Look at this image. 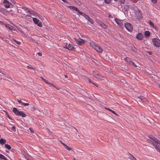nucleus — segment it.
<instances>
[{
	"label": "nucleus",
	"mask_w": 160,
	"mask_h": 160,
	"mask_svg": "<svg viewBox=\"0 0 160 160\" xmlns=\"http://www.w3.org/2000/svg\"><path fill=\"white\" fill-rule=\"evenodd\" d=\"M89 44L98 52L102 53L103 52V50L102 48L97 43H95L93 42H91Z\"/></svg>",
	"instance_id": "f257e3e1"
},
{
	"label": "nucleus",
	"mask_w": 160,
	"mask_h": 160,
	"mask_svg": "<svg viewBox=\"0 0 160 160\" xmlns=\"http://www.w3.org/2000/svg\"><path fill=\"white\" fill-rule=\"evenodd\" d=\"M68 7L71 9L77 11L79 14L84 17L85 18L88 16L85 13L80 12L77 8L73 6H68Z\"/></svg>",
	"instance_id": "f03ea898"
},
{
	"label": "nucleus",
	"mask_w": 160,
	"mask_h": 160,
	"mask_svg": "<svg viewBox=\"0 0 160 160\" xmlns=\"http://www.w3.org/2000/svg\"><path fill=\"white\" fill-rule=\"evenodd\" d=\"M153 45L156 47H160V40L158 38H155L152 39Z\"/></svg>",
	"instance_id": "7ed1b4c3"
},
{
	"label": "nucleus",
	"mask_w": 160,
	"mask_h": 160,
	"mask_svg": "<svg viewBox=\"0 0 160 160\" xmlns=\"http://www.w3.org/2000/svg\"><path fill=\"white\" fill-rule=\"evenodd\" d=\"M93 74L94 76L97 79L100 80H103L104 79V77L100 75L97 72L94 71Z\"/></svg>",
	"instance_id": "20e7f679"
},
{
	"label": "nucleus",
	"mask_w": 160,
	"mask_h": 160,
	"mask_svg": "<svg viewBox=\"0 0 160 160\" xmlns=\"http://www.w3.org/2000/svg\"><path fill=\"white\" fill-rule=\"evenodd\" d=\"M124 26L126 29L129 32H131L133 30V27L129 23L126 22L124 24Z\"/></svg>",
	"instance_id": "39448f33"
},
{
	"label": "nucleus",
	"mask_w": 160,
	"mask_h": 160,
	"mask_svg": "<svg viewBox=\"0 0 160 160\" xmlns=\"http://www.w3.org/2000/svg\"><path fill=\"white\" fill-rule=\"evenodd\" d=\"M115 21L117 24L120 27L122 28L123 27V21L122 20H120L117 18H115L114 19Z\"/></svg>",
	"instance_id": "423d86ee"
},
{
	"label": "nucleus",
	"mask_w": 160,
	"mask_h": 160,
	"mask_svg": "<svg viewBox=\"0 0 160 160\" xmlns=\"http://www.w3.org/2000/svg\"><path fill=\"white\" fill-rule=\"evenodd\" d=\"M148 137L151 139V140L154 141L155 143L159 144H160V141L153 136H148Z\"/></svg>",
	"instance_id": "0eeeda50"
},
{
	"label": "nucleus",
	"mask_w": 160,
	"mask_h": 160,
	"mask_svg": "<svg viewBox=\"0 0 160 160\" xmlns=\"http://www.w3.org/2000/svg\"><path fill=\"white\" fill-rule=\"evenodd\" d=\"M19 8H21L26 13L31 14L32 10L31 9L27 8L26 7H19Z\"/></svg>",
	"instance_id": "6e6552de"
},
{
	"label": "nucleus",
	"mask_w": 160,
	"mask_h": 160,
	"mask_svg": "<svg viewBox=\"0 0 160 160\" xmlns=\"http://www.w3.org/2000/svg\"><path fill=\"white\" fill-rule=\"evenodd\" d=\"M74 39H75L77 44L79 45L83 44L85 42L82 39H79L78 40L75 38Z\"/></svg>",
	"instance_id": "1a4fd4ad"
},
{
	"label": "nucleus",
	"mask_w": 160,
	"mask_h": 160,
	"mask_svg": "<svg viewBox=\"0 0 160 160\" xmlns=\"http://www.w3.org/2000/svg\"><path fill=\"white\" fill-rule=\"evenodd\" d=\"M64 48H67L69 50H71L73 51H75V48L73 47L70 44H69L68 46H66L65 47H64Z\"/></svg>",
	"instance_id": "9d476101"
},
{
	"label": "nucleus",
	"mask_w": 160,
	"mask_h": 160,
	"mask_svg": "<svg viewBox=\"0 0 160 160\" xmlns=\"http://www.w3.org/2000/svg\"><path fill=\"white\" fill-rule=\"evenodd\" d=\"M4 6L6 8H9L10 7V3L7 0H4L3 2Z\"/></svg>",
	"instance_id": "9b49d317"
},
{
	"label": "nucleus",
	"mask_w": 160,
	"mask_h": 160,
	"mask_svg": "<svg viewBox=\"0 0 160 160\" xmlns=\"http://www.w3.org/2000/svg\"><path fill=\"white\" fill-rule=\"evenodd\" d=\"M136 38L138 39L141 40L143 38V35L141 33H138L136 35Z\"/></svg>",
	"instance_id": "f8f14e48"
},
{
	"label": "nucleus",
	"mask_w": 160,
	"mask_h": 160,
	"mask_svg": "<svg viewBox=\"0 0 160 160\" xmlns=\"http://www.w3.org/2000/svg\"><path fill=\"white\" fill-rule=\"evenodd\" d=\"M12 111L17 116L18 115L19 111L16 108H13Z\"/></svg>",
	"instance_id": "ddd939ff"
},
{
	"label": "nucleus",
	"mask_w": 160,
	"mask_h": 160,
	"mask_svg": "<svg viewBox=\"0 0 160 160\" xmlns=\"http://www.w3.org/2000/svg\"><path fill=\"white\" fill-rule=\"evenodd\" d=\"M153 146L160 153V148L159 146L155 145L154 143H153Z\"/></svg>",
	"instance_id": "4468645a"
},
{
	"label": "nucleus",
	"mask_w": 160,
	"mask_h": 160,
	"mask_svg": "<svg viewBox=\"0 0 160 160\" xmlns=\"http://www.w3.org/2000/svg\"><path fill=\"white\" fill-rule=\"evenodd\" d=\"M85 18H86L89 22H90L91 23L93 24L94 23L93 20L92 18H90V17L88 16V15Z\"/></svg>",
	"instance_id": "2eb2a0df"
},
{
	"label": "nucleus",
	"mask_w": 160,
	"mask_h": 160,
	"mask_svg": "<svg viewBox=\"0 0 160 160\" xmlns=\"http://www.w3.org/2000/svg\"><path fill=\"white\" fill-rule=\"evenodd\" d=\"M18 116H21L22 117H25L26 115L22 111H19V114Z\"/></svg>",
	"instance_id": "dca6fc26"
},
{
	"label": "nucleus",
	"mask_w": 160,
	"mask_h": 160,
	"mask_svg": "<svg viewBox=\"0 0 160 160\" xmlns=\"http://www.w3.org/2000/svg\"><path fill=\"white\" fill-rule=\"evenodd\" d=\"M47 84H48L50 85H52L54 87H55V86L52 83H51L49 82L48 81L46 80L44 78H41Z\"/></svg>",
	"instance_id": "f3484780"
},
{
	"label": "nucleus",
	"mask_w": 160,
	"mask_h": 160,
	"mask_svg": "<svg viewBox=\"0 0 160 160\" xmlns=\"http://www.w3.org/2000/svg\"><path fill=\"white\" fill-rule=\"evenodd\" d=\"M6 141L5 139L1 138L0 139V144L2 145H3L6 143Z\"/></svg>",
	"instance_id": "a211bd4d"
},
{
	"label": "nucleus",
	"mask_w": 160,
	"mask_h": 160,
	"mask_svg": "<svg viewBox=\"0 0 160 160\" xmlns=\"http://www.w3.org/2000/svg\"><path fill=\"white\" fill-rule=\"evenodd\" d=\"M5 27L7 28L10 30H13V28L12 26L9 24L6 25Z\"/></svg>",
	"instance_id": "6ab92c4d"
},
{
	"label": "nucleus",
	"mask_w": 160,
	"mask_h": 160,
	"mask_svg": "<svg viewBox=\"0 0 160 160\" xmlns=\"http://www.w3.org/2000/svg\"><path fill=\"white\" fill-rule=\"evenodd\" d=\"M150 32L148 31H146L145 32L144 35L146 37H148L150 36Z\"/></svg>",
	"instance_id": "aec40b11"
},
{
	"label": "nucleus",
	"mask_w": 160,
	"mask_h": 160,
	"mask_svg": "<svg viewBox=\"0 0 160 160\" xmlns=\"http://www.w3.org/2000/svg\"><path fill=\"white\" fill-rule=\"evenodd\" d=\"M32 20L34 23L36 24H37L39 22V20L38 19H37L36 18H32Z\"/></svg>",
	"instance_id": "412c9836"
},
{
	"label": "nucleus",
	"mask_w": 160,
	"mask_h": 160,
	"mask_svg": "<svg viewBox=\"0 0 160 160\" xmlns=\"http://www.w3.org/2000/svg\"><path fill=\"white\" fill-rule=\"evenodd\" d=\"M19 102L21 104V105H22L24 106H28L29 105V104L28 103H24L21 101H19Z\"/></svg>",
	"instance_id": "4be33fe9"
},
{
	"label": "nucleus",
	"mask_w": 160,
	"mask_h": 160,
	"mask_svg": "<svg viewBox=\"0 0 160 160\" xmlns=\"http://www.w3.org/2000/svg\"><path fill=\"white\" fill-rule=\"evenodd\" d=\"M0 158L3 160H8L7 158L3 155L0 154Z\"/></svg>",
	"instance_id": "5701e85b"
},
{
	"label": "nucleus",
	"mask_w": 160,
	"mask_h": 160,
	"mask_svg": "<svg viewBox=\"0 0 160 160\" xmlns=\"http://www.w3.org/2000/svg\"><path fill=\"white\" fill-rule=\"evenodd\" d=\"M129 157L132 160H137L131 154L129 153Z\"/></svg>",
	"instance_id": "b1692460"
},
{
	"label": "nucleus",
	"mask_w": 160,
	"mask_h": 160,
	"mask_svg": "<svg viewBox=\"0 0 160 160\" xmlns=\"http://www.w3.org/2000/svg\"><path fill=\"white\" fill-rule=\"evenodd\" d=\"M148 23L153 28L156 29V27L154 25V24L151 21H149L148 22Z\"/></svg>",
	"instance_id": "393cba45"
},
{
	"label": "nucleus",
	"mask_w": 160,
	"mask_h": 160,
	"mask_svg": "<svg viewBox=\"0 0 160 160\" xmlns=\"http://www.w3.org/2000/svg\"><path fill=\"white\" fill-rule=\"evenodd\" d=\"M31 14H34L36 16H37L38 17H39V14L37 12H36L33 10H32V11H31Z\"/></svg>",
	"instance_id": "a878e982"
},
{
	"label": "nucleus",
	"mask_w": 160,
	"mask_h": 160,
	"mask_svg": "<svg viewBox=\"0 0 160 160\" xmlns=\"http://www.w3.org/2000/svg\"><path fill=\"white\" fill-rule=\"evenodd\" d=\"M27 68L29 69H31L33 70L35 72V68L32 67L31 65H28L27 66Z\"/></svg>",
	"instance_id": "bb28decb"
},
{
	"label": "nucleus",
	"mask_w": 160,
	"mask_h": 160,
	"mask_svg": "<svg viewBox=\"0 0 160 160\" xmlns=\"http://www.w3.org/2000/svg\"><path fill=\"white\" fill-rule=\"evenodd\" d=\"M131 49L134 52H136L137 51L136 48L134 46H131Z\"/></svg>",
	"instance_id": "cd10ccee"
},
{
	"label": "nucleus",
	"mask_w": 160,
	"mask_h": 160,
	"mask_svg": "<svg viewBox=\"0 0 160 160\" xmlns=\"http://www.w3.org/2000/svg\"><path fill=\"white\" fill-rule=\"evenodd\" d=\"M64 147L67 150H68V151H70L72 150V149L71 148H69L66 144L65 145H64Z\"/></svg>",
	"instance_id": "c85d7f7f"
},
{
	"label": "nucleus",
	"mask_w": 160,
	"mask_h": 160,
	"mask_svg": "<svg viewBox=\"0 0 160 160\" xmlns=\"http://www.w3.org/2000/svg\"><path fill=\"white\" fill-rule=\"evenodd\" d=\"M5 147L8 150H10L11 148V146L8 144H5Z\"/></svg>",
	"instance_id": "c756f323"
},
{
	"label": "nucleus",
	"mask_w": 160,
	"mask_h": 160,
	"mask_svg": "<svg viewBox=\"0 0 160 160\" xmlns=\"http://www.w3.org/2000/svg\"><path fill=\"white\" fill-rule=\"evenodd\" d=\"M2 74L3 75V79H5V80H6V78H10L9 77V76L8 75H6L4 74L3 73H2Z\"/></svg>",
	"instance_id": "7c9ffc66"
},
{
	"label": "nucleus",
	"mask_w": 160,
	"mask_h": 160,
	"mask_svg": "<svg viewBox=\"0 0 160 160\" xmlns=\"http://www.w3.org/2000/svg\"><path fill=\"white\" fill-rule=\"evenodd\" d=\"M124 60L128 62L129 63H130V62H131L130 60V59L128 57H126L124 58Z\"/></svg>",
	"instance_id": "2f4dec72"
},
{
	"label": "nucleus",
	"mask_w": 160,
	"mask_h": 160,
	"mask_svg": "<svg viewBox=\"0 0 160 160\" xmlns=\"http://www.w3.org/2000/svg\"><path fill=\"white\" fill-rule=\"evenodd\" d=\"M147 141L148 142L150 143V144H152V145H153V143H154V141L152 140H149V139H147Z\"/></svg>",
	"instance_id": "473e14b6"
},
{
	"label": "nucleus",
	"mask_w": 160,
	"mask_h": 160,
	"mask_svg": "<svg viewBox=\"0 0 160 160\" xmlns=\"http://www.w3.org/2000/svg\"><path fill=\"white\" fill-rule=\"evenodd\" d=\"M101 26L104 29H107L108 28L107 26L104 23L102 24V25Z\"/></svg>",
	"instance_id": "72a5a7b5"
},
{
	"label": "nucleus",
	"mask_w": 160,
	"mask_h": 160,
	"mask_svg": "<svg viewBox=\"0 0 160 160\" xmlns=\"http://www.w3.org/2000/svg\"><path fill=\"white\" fill-rule=\"evenodd\" d=\"M129 64L131 65L132 64L133 65V66L134 67H137V66L136 65V64L134 62L132 61L130 62Z\"/></svg>",
	"instance_id": "f704fd0d"
},
{
	"label": "nucleus",
	"mask_w": 160,
	"mask_h": 160,
	"mask_svg": "<svg viewBox=\"0 0 160 160\" xmlns=\"http://www.w3.org/2000/svg\"><path fill=\"white\" fill-rule=\"evenodd\" d=\"M19 7H18V8L17 9V11L19 13H22V11L21 9V8H19Z\"/></svg>",
	"instance_id": "c9c22d12"
},
{
	"label": "nucleus",
	"mask_w": 160,
	"mask_h": 160,
	"mask_svg": "<svg viewBox=\"0 0 160 160\" xmlns=\"http://www.w3.org/2000/svg\"><path fill=\"white\" fill-rule=\"evenodd\" d=\"M13 41H14V42L16 43L17 44H21V43L20 42H19V41H17V40H16L15 39H13Z\"/></svg>",
	"instance_id": "e433bc0d"
},
{
	"label": "nucleus",
	"mask_w": 160,
	"mask_h": 160,
	"mask_svg": "<svg viewBox=\"0 0 160 160\" xmlns=\"http://www.w3.org/2000/svg\"><path fill=\"white\" fill-rule=\"evenodd\" d=\"M111 0H104L105 2L106 3L108 4L110 3Z\"/></svg>",
	"instance_id": "4c0bfd02"
},
{
	"label": "nucleus",
	"mask_w": 160,
	"mask_h": 160,
	"mask_svg": "<svg viewBox=\"0 0 160 160\" xmlns=\"http://www.w3.org/2000/svg\"><path fill=\"white\" fill-rule=\"evenodd\" d=\"M37 24L40 27H41L42 26V23L41 22H39Z\"/></svg>",
	"instance_id": "58836bf2"
},
{
	"label": "nucleus",
	"mask_w": 160,
	"mask_h": 160,
	"mask_svg": "<svg viewBox=\"0 0 160 160\" xmlns=\"http://www.w3.org/2000/svg\"><path fill=\"white\" fill-rule=\"evenodd\" d=\"M111 112H112V113H113V114H114V115H117V113L114 111L112 110H111Z\"/></svg>",
	"instance_id": "ea45409f"
},
{
	"label": "nucleus",
	"mask_w": 160,
	"mask_h": 160,
	"mask_svg": "<svg viewBox=\"0 0 160 160\" xmlns=\"http://www.w3.org/2000/svg\"><path fill=\"white\" fill-rule=\"evenodd\" d=\"M119 1L121 3L124 4L125 2V0H119Z\"/></svg>",
	"instance_id": "a19ab883"
},
{
	"label": "nucleus",
	"mask_w": 160,
	"mask_h": 160,
	"mask_svg": "<svg viewBox=\"0 0 160 160\" xmlns=\"http://www.w3.org/2000/svg\"><path fill=\"white\" fill-rule=\"evenodd\" d=\"M12 129L14 131H16V127L15 126H12Z\"/></svg>",
	"instance_id": "79ce46f5"
},
{
	"label": "nucleus",
	"mask_w": 160,
	"mask_h": 160,
	"mask_svg": "<svg viewBox=\"0 0 160 160\" xmlns=\"http://www.w3.org/2000/svg\"><path fill=\"white\" fill-rule=\"evenodd\" d=\"M98 23L101 26L102 25V24H103V23H102V22H100V21H98Z\"/></svg>",
	"instance_id": "37998d69"
},
{
	"label": "nucleus",
	"mask_w": 160,
	"mask_h": 160,
	"mask_svg": "<svg viewBox=\"0 0 160 160\" xmlns=\"http://www.w3.org/2000/svg\"><path fill=\"white\" fill-rule=\"evenodd\" d=\"M153 3H155L157 2V0H151Z\"/></svg>",
	"instance_id": "c03bdc74"
},
{
	"label": "nucleus",
	"mask_w": 160,
	"mask_h": 160,
	"mask_svg": "<svg viewBox=\"0 0 160 160\" xmlns=\"http://www.w3.org/2000/svg\"><path fill=\"white\" fill-rule=\"evenodd\" d=\"M38 54L39 56H42V53L41 52H38Z\"/></svg>",
	"instance_id": "a18cd8bd"
},
{
	"label": "nucleus",
	"mask_w": 160,
	"mask_h": 160,
	"mask_svg": "<svg viewBox=\"0 0 160 160\" xmlns=\"http://www.w3.org/2000/svg\"><path fill=\"white\" fill-rule=\"evenodd\" d=\"M60 142L63 145V146H64V145H65V143H63V142H62L61 141H60Z\"/></svg>",
	"instance_id": "49530a36"
},
{
	"label": "nucleus",
	"mask_w": 160,
	"mask_h": 160,
	"mask_svg": "<svg viewBox=\"0 0 160 160\" xmlns=\"http://www.w3.org/2000/svg\"><path fill=\"white\" fill-rule=\"evenodd\" d=\"M62 0L66 3H68V1L66 0Z\"/></svg>",
	"instance_id": "de8ad7c7"
},
{
	"label": "nucleus",
	"mask_w": 160,
	"mask_h": 160,
	"mask_svg": "<svg viewBox=\"0 0 160 160\" xmlns=\"http://www.w3.org/2000/svg\"><path fill=\"white\" fill-rule=\"evenodd\" d=\"M147 52L150 55H152V52L150 51H148Z\"/></svg>",
	"instance_id": "09e8293b"
},
{
	"label": "nucleus",
	"mask_w": 160,
	"mask_h": 160,
	"mask_svg": "<svg viewBox=\"0 0 160 160\" xmlns=\"http://www.w3.org/2000/svg\"><path fill=\"white\" fill-rule=\"evenodd\" d=\"M109 17L111 18H112V16L111 15H109Z\"/></svg>",
	"instance_id": "8fccbe9b"
},
{
	"label": "nucleus",
	"mask_w": 160,
	"mask_h": 160,
	"mask_svg": "<svg viewBox=\"0 0 160 160\" xmlns=\"http://www.w3.org/2000/svg\"><path fill=\"white\" fill-rule=\"evenodd\" d=\"M92 83L93 85H95V86H96L98 87V86L97 85H96V83H93V82H92Z\"/></svg>",
	"instance_id": "3c124183"
},
{
	"label": "nucleus",
	"mask_w": 160,
	"mask_h": 160,
	"mask_svg": "<svg viewBox=\"0 0 160 160\" xmlns=\"http://www.w3.org/2000/svg\"><path fill=\"white\" fill-rule=\"evenodd\" d=\"M105 108L108 111H109V108L106 107Z\"/></svg>",
	"instance_id": "603ef678"
},
{
	"label": "nucleus",
	"mask_w": 160,
	"mask_h": 160,
	"mask_svg": "<svg viewBox=\"0 0 160 160\" xmlns=\"http://www.w3.org/2000/svg\"><path fill=\"white\" fill-rule=\"evenodd\" d=\"M105 108L108 111H109V108L106 107Z\"/></svg>",
	"instance_id": "864d4df0"
},
{
	"label": "nucleus",
	"mask_w": 160,
	"mask_h": 160,
	"mask_svg": "<svg viewBox=\"0 0 160 160\" xmlns=\"http://www.w3.org/2000/svg\"><path fill=\"white\" fill-rule=\"evenodd\" d=\"M88 81H89V82H91V83H92V82L91 81V80H90V79H88Z\"/></svg>",
	"instance_id": "5fc2aeb1"
},
{
	"label": "nucleus",
	"mask_w": 160,
	"mask_h": 160,
	"mask_svg": "<svg viewBox=\"0 0 160 160\" xmlns=\"http://www.w3.org/2000/svg\"><path fill=\"white\" fill-rule=\"evenodd\" d=\"M29 130L31 131L32 132V129L31 128H29Z\"/></svg>",
	"instance_id": "6e6d98bb"
},
{
	"label": "nucleus",
	"mask_w": 160,
	"mask_h": 160,
	"mask_svg": "<svg viewBox=\"0 0 160 160\" xmlns=\"http://www.w3.org/2000/svg\"><path fill=\"white\" fill-rule=\"evenodd\" d=\"M143 98V97H141L140 98V99L142 100Z\"/></svg>",
	"instance_id": "4d7b16f0"
},
{
	"label": "nucleus",
	"mask_w": 160,
	"mask_h": 160,
	"mask_svg": "<svg viewBox=\"0 0 160 160\" xmlns=\"http://www.w3.org/2000/svg\"><path fill=\"white\" fill-rule=\"evenodd\" d=\"M0 38L2 39V40H3V38L1 37V36H0Z\"/></svg>",
	"instance_id": "13d9d810"
},
{
	"label": "nucleus",
	"mask_w": 160,
	"mask_h": 160,
	"mask_svg": "<svg viewBox=\"0 0 160 160\" xmlns=\"http://www.w3.org/2000/svg\"><path fill=\"white\" fill-rule=\"evenodd\" d=\"M39 17H38L39 18H41V17H42V16L40 15H39Z\"/></svg>",
	"instance_id": "bf43d9fd"
},
{
	"label": "nucleus",
	"mask_w": 160,
	"mask_h": 160,
	"mask_svg": "<svg viewBox=\"0 0 160 160\" xmlns=\"http://www.w3.org/2000/svg\"><path fill=\"white\" fill-rule=\"evenodd\" d=\"M17 101H18V102H19V101H21V100H19L18 99H17Z\"/></svg>",
	"instance_id": "052dcab7"
},
{
	"label": "nucleus",
	"mask_w": 160,
	"mask_h": 160,
	"mask_svg": "<svg viewBox=\"0 0 160 160\" xmlns=\"http://www.w3.org/2000/svg\"><path fill=\"white\" fill-rule=\"evenodd\" d=\"M111 109H109V111H110L111 112Z\"/></svg>",
	"instance_id": "680f3d73"
},
{
	"label": "nucleus",
	"mask_w": 160,
	"mask_h": 160,
	"mask_svg": "<svg viewBox=\"0 0 160 160\" xmlns=\"http://www.w3.org/2000/svg\"><path fill=\"white\" fill-rule=\"evenodd\" d=\"M2 11V9L0 8V11Z\"/></svg>",
	"instance_id": "e2e57ef3"
},
{
	"label": "nucleus",
	"mask_w": 160,
	"mask_h": 160,
	"mask_svg": "<svg viewBox=\"0 0 160 160\" xmlns=\"http://www.w3.org/2000/svg\"><path fill=\"white\" fill-rule=\"evenodd\" d=\"M65 76L66 77H67V76L66 75H65Z\"/></svg>",
	"instance_id": "0e129e2a"
},
{
	"label": "nucleus",
	"mask_w": 160,
	"mask_h": 160,
	"mask_svg": "<svg viewBox=\"0 0 160 160\" xmlns=\"http://www.w3.org/2000/svg\"><path fill=\"white\" fill-rule=\"evenodd\" d=\"M6 152H9L8 151H7V150L6 151Z\"/></svg>",
	"instance_id": "69168bd1"
},
{
	"label": "nucleus",
	"mask_w": 160,
	"mask_h": 160,
	"mask_svg": "<svg viewBox=\"0 0 160 160\" xmlns=\"http://www.w3.org/2000/svg\"><path fill=\"white\" fill-rule=\"evenodd\" d=\"M159 87L160 88V84L159 85Z\"/></svg>",
	"instance_id": "338daca9"
},
{
	"label": "nucleus",
	"mask_w": 160,
	"mask_h": 160,
	"mask_svg": "<svg viewBox=\"0 0 160 160\" xmlns=\"http://www.w3.org/2000/svg\"><path fill=\"white\" fill-rule=\"evenodd\" d=\"M73 159H74V160H76V159H75V158H73Z\"/></svg>",
	"instance_id": "774afa93"
}]
</instances>
